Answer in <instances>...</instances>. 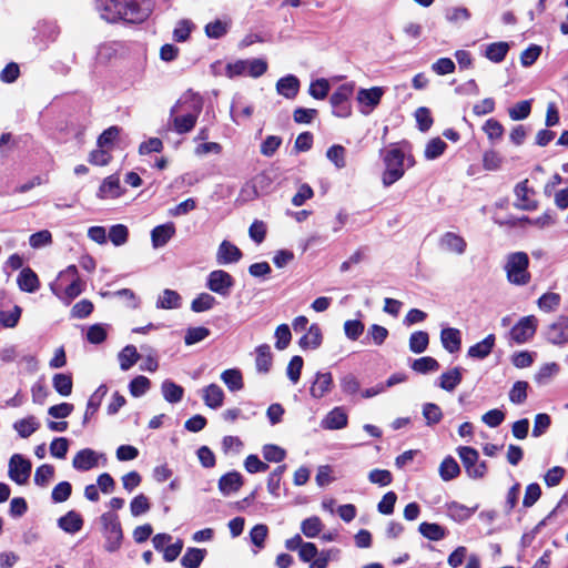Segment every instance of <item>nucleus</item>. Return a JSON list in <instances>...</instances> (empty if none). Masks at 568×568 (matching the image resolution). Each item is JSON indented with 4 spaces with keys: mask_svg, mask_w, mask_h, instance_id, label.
<instances>
[{
    "mask_svg": "<svg viewBox=\"0 0 568 568\" xmlns=\"http://www.w3.org/2000/svg\"><path fill=\"white\" fill-rule=\"evenodd\" d=\"M561 297L558 293L548 292L542 294L538 301L537 305L539 310L546 313H550L556 311L560 305Z\"/></svg>",
    "mask_w": 568,
    "mask_h": 568,
    "instance_id": "49530a36",
    "label": "nucleus"
},
{
    "mask_svg": "<svg viewBox=\"0 0 568 568\" xmlns=\"http://www.w3.org/2000/svg\"><path fill=\"white\" fill-rule=\"evenodd\" d=\"M496 337L494 334L487 335L483 341L476 343L468 348L467 355L471 358L484 359L493 351Z\"/></svg>",
    "mask_w": 568,
    "mask_h": 568,
    "instance_id": "c85d7f7f",
    "label": "nucleus"
},
{
    "mask_svg": "<svg viewBox=\"0 0 568 568\" xmlns=\"http://www.w3.org/2000/svg\"><path fill=\"white\" fill-rule=\"evenodd\" d=\"M161 392L164 399L171 404H175L182 400L184 389L182 386L175 384L170 379H165L161 385Z\"/></svg>",
    "mask_w": 568,
    "mask_h": 568,
    "instance_id": "e433bc0d",
    "label": "nucleus"
},
{
    "mask_svg": "<svg viewBox=\"0 0 568 568\" xmlns=\"http://www.w3.org/2000/svg\"><path fill=\"white\" fill-rule=\"evenodd\" d=\"M40 427V423L36 416H27L13 423V429L19 434L22 438L30 437L33 433H36Z\"/></svg>",
    "mask_w": 568,
    "mask_h": 568,
    "instance_id": "473e14b6",
    "label": "nucleus"
},
{
    "mask_svg": "<svg viewBox=\"0 0 568 568\" xmlns=\"http://www.w3.org/2000/svg\"><path fill=\"white\" fill-rule=\"evenodd\" d=\"M530 260L526 252H513L506 255L504 271L509 284L526 286L531 282Z\"/></svg>",
    "mask_w": 568,
    "mask_h": 568,
    "instance_id": "20e7f679",
    "label": "nucleus"
},
{
    "mask_svg": "<svg viewBox=\"0 0 568 568\" xmlns=\"http://www.w3.org/2000/svg\"><path fill=\"white\" fill-rule=\"evenodd\" d=\"M355 90L354 82L341 84L329 98L333 108V114L337 118H348L352 114L349 99Z\"/></svg>",
    "mask_w": 568,
    "mask_h": 568,
    "instance_id": "6e6552de",
    "label": "nucleus"
},
{
    "mask_svg": "<svg viewBox=\"0 0 568 568\" xmlns=\"http://www.w3.org/2000/svg\"><path fill=\"white\" fill-rule=\"evenodd\" d=\"M326 158L341 170L346 166V150L341 144H334L326 151Z\"/></svg>",
    "mask_w": 568,
    "mask_h": 568,
    "instance_id": "de8ad7c7",
    "label": "nucleus"
},
{
    "mask_svg": "<svg viewBox=\"0 0 568 568\" xmlns=\"http://www.w3.org/2000/svg\"><path fill=\"white\" fill-rule=\"evenodd\" d=\"M329 82L326 79H317L310 84L308 93L317 100H324L329 92Z\"/></svg>",
    "mask_w": 568,
    "mask_h": 568,
    "instance_id": "69168bd1",
    "label": "nucleus"
},
{
    "mask_svg": "<svg viewBox=\"0 0 568 568\" xmlns=\"http://www.w3.org/2000/svg\"><path fill=\"white\" fill-rule=\"evenodd\" d=\"M72 493V486L69 481H61L55 485L51 493V498L54 504L64 503L68 500Z\"/></svg>",
    "mask_w": 568,
    "mask_h": 568,
    "instance_id": "0e129e2a",
    "label": "nucleus"
},
{
    "mask_svg": "<svg viewBox=\"0 0 568 568\" xmlns=\"http://www.w3.org/2000/svg\"><path fill=\"white\" fill-rule=\"evenodd\" d=\"M243 485V477L239 471H230L219 479V489L222 495L229 496L237 491Z\"/></svg>",
    "mask_w": 568,
    "mask_h": 568,
    "instance_id": "5701e85b",
    "label": "nucleus"
},
{
    "mask_svg": "<svg viewBox=\"0 0 568 568\" xmlns=\"http://www.w3.org/2000/svg\"><path fill=\"white\" fill-rule=\"evenodd\" d=\"M515 204L517 207L526 211H534L537 209L538 203L534 199L535 192L532 189L528 187V180H525L515 186Z\"/></svg>",
    "mask_w": 568,
    "mask_h": 568,
    "instance_id": "dca6fc26",
    "label": "nucleus"
},
{
    "mask_svg": "<svg viewBox=\"0 0 568 568\" xmlns=\"http://www.w3.org/2000/svg\"><path fill=\"white\" fill-rule=\"evenodd\" d=\"M509 51V44L505 41L494 42L487 45L485 57L491 62H501Z\"/></svg>",
    "mask_w": 568,
    "mask_h": 568,
    "instance_id": "4c0bfd02",
    "label": "nucleus"
},
{
    "mask_svg": "<svg viewBox=\"0 0 568 568\" xmlns=\"http://www.w3.org/2000/svg\"><path fill=\"white\" fill-rule=\"evenodd\" d=\"M275 347L278 351L285 349L292 339V333L287 324H281L276 327L275 333Z\"/></svg>",
    "mask_w": 568,
    "mask_h": 568,
    "instance_id": "680f3d73",
    "label": "nucleus"
},
{
    "mask_svg": "<svg viewBox=\"0 0 568 568\" xmlns=\"http://www.w3.org/2000/svg\"><path fill=\"white\" fill-rule=\"evenodd\" d=\"M384 95V89L381 87H373L371 89H359L357 92V103L359 112L364 115L371 114L375 108L381 103Z\"/></svg>",
    "mask_w": 568,
    "mask_h": 568,
    "instance_id": "ddd939ff",
    "label": "nucleus"
},
{
    "mask_svg": "<svg viewBox=\"0 0 568 568\" xmlns=\"http://www.w3.org/2000/svg\"><path fill=\"white\" fill-rule=\"evenodd\" d=\"M53 388L61 396H69L72 393V377L67 374H55L52 378Z\"/></svg>",
    "mask_w": 568,
    "mask_h": 568,
    "instance_id": "3c124183",
    "label": "nucleus"
},
{
    "mask_svg": "<svg viewBox=\"0 0 568 568\" xmlns=\"http://www.w3.org/2000/svg\"><path fill=\"white\" fill-rule=\"evenodd\" d=\"M241 250L234 245L233 243L224 240L219 245L216 252V263L219 265H227L232 263H236L242 258Z\"/></svg>",
    "mask_w": 568,
    "mask_h": 568,
    "instance_id": "a211bd4d",
    "label": "nucleus"
},
{
    "mask_svg": "<svg viewBox=\"0 0 568 568\" xmlns=\"http://www.w3.org/2000/svg\"><path fill=\"white\" fill-rule=\"evenodd\" d=\"M119 363L122 371H129L139 359L140 354L136 351V347L133 345H126L119 353Z\"/></svg>",
    "mask_w": 568,
    "mask_h": 568,
    "instance_id": "a19ab883",
    "label": "nucleus"
},
{
    "mask_svg": "<svg viewBox=\"0 0 568 568\" xmlns=\"http://www.w3.org/2000/svg\"><path fill=\"white\" fill-rule=\"evenodd\" d=\"M440 247L447 252L462 255L466 251V241L454 232H447L440 237Z\"/></svg>",
    "mask_w": 568,
    "mask_h": 568,
    "instance_id": "b1692460",
    "label": "nucleus"
},
{
    "mask_svg": "<svg viewBox=\"0 0 568 568\" xmlns=\"http://www.w3.org/2000/svg\"><path fill=\"white\" fill-rule=\"evenodd\" d=\"M333 385V376L329 372H318L311 385L310 394L313 398H323L332 390Z\"/></svg>",
    "mask_w": 568,
    "mask_h": 568,
    "instance_id": "f3484780",
    "label": "nucleus"
},
{
    "mask_svg": "<svg viewBox=\"0 0 568 568\" xmlns=\"http://www.w3.org/2000/svg\"><path fill=\"white\" fill-rule=\"evenodd\" d=\"M559 366L556 363H547L542 365L535 375V382L539 385H545L557 375Z\"/></svg>",
    "mask_w": 568,
    "mask_h": 568,
    "instance_id": "13d9d810",
    "label": "nucleus"
},
{
    "mask_svg": "<svg viewBox=\"0 0 568 568\" xmlns=\"http://www.w3.org/2000/svg\"><path fill=\"white\" fill-rule=\"evenodd\" d=\"M17 282L20 290L28 293H33L39 288L38 275L29 267L20 272Z\"/></svg>",
    "mask_w": 568,
    "mask_h": 568,
    "instance_id": "72a5a7b5",
    "label": "nucleus"
},
{
    "mask_svg": "<svg viewBox=\"0 0 568 568\" xmlns=\"http://www.w3.org/2000/svg\"><path fill=\"white\" fill-rule=\"evenodd\" d=\"M234 285V278L231 274L223 270L212 271L207 275L206 287L219 294L220 296L226 297L230 295L231 290Z\"/></svg>",
    "mask_w": 568,
    "mask_h": 568,
    "instance_id": "f8f14e48",
    "label": "nucleus"
},
{
    "mask_svg": "<svg viewBox=\"0 0 568 568\" xmlns=\"http://www.w3.org/2000/svg\"><path fill=\"white\" fill-rule=\"evenodd\" d=\"M459 465L450 456L446 457L439 466V476L444 481H449L456 478L459 475Z\"/></svg>",
    "mask_w": 568,
    "mask_h": 568,
    "instance_id": "37998d69",
    "label": "nucleus"
},
{
    "mask_svg": "<svg viewBox=\"0 0 568 568\" xmlns=\"http://www.w3.org/2000/svg\"><path fill=\"white\" fill-rule=\"evenodd\" d=\"M181 306V296L173 290H164L156 301V307L162 310H173Z\"/></svg>",
    "mask_w": 568,
    "mask_h": 568,
    "instance_id": "58836bf2",
    "label": "nucleus"
},
{
    "mask_svg": "<svg viewBox=\"0 0 568 568\" xmlns=\"http://www.w3.org/2000/svg\"><path fill=\"white\" fill-rule=\"evenodd\" d=\"M447 149V143L440 138L429 140L424 150L426 160L432 161L439 158Z\"/></svg>",
    "mask_w": 568,
    "mask_h": 568,
    "instance_id": "a18cd8bd",
    "label": "nucleus"
},
{
    "mask_svg": "<svg viewBox=\"0 0 568 568\" xmlns=\"http://www.w3.org/2000/svg\"><path fill=\"white\" fill-rule=\"evenodd\" d=\"M347 414L341 407L333 408L327 415L322 419L321 426L324 429H342L347 425Z\"/></svg>",
    "mask_w": 568,
    "mask_h": 568,
    "instance_id": "412c9836",
    "label": "nucleus"
},
{
    "mask_svg": "<svg viewBox=\"0 0 568 568\" xmlns=\"http://www.w3.org/2000/svg\"><path fill=\"white\" fill-rule=\"evenodd\" d=\"M538 321L534 315L524 316L510 329L509 336L515 344L527 343L536 333Z\"/></svg>",
    "mask_w": 568,
    "mask_h": 568,
    "instance_id": "9b49d317",
    "label": "nucleus"
},
{
    "mask_svg": "<svg viewBox=\"0 0 568 568\" xmlns=\"http://www.w3.org/2000/svg\"><path fill=\"white\" fill-rule=\"evenodd\" d=\"M255 366L258 373L266 374L270 372L273 362L271 347L267 344H262L255 349Z\"/></svg>",
    "mask_w": 568,
    "mask_h": 568,
    "instance_id": "2f4dec72",
    "label": "nucleus"
},
{
    "mask_svg": "<svg viewBox=\"0 0 568 568\" xmlns=\"http://www.w3.org/2000/svg\"><path fill=\"white\" fill-rule=\"evenodd\" d=\"M470 17L471 13L466 7H450L445 10V19L452 24L468 21Z\"/></svg>",
    "mask_w": 568,
    "mask_h": 568,
    "instance_id": "09e8293b",
    "label": "nucleus"
},
{
    "mask_svg": "<svg viewBox=\"0 0 568 568\" xmlns=\"http://www.w3.org/2000/svg\"><path fill=\"white\" fill-rule=\"evenodd\" d=\"M545 336L554 345L568 343V316L560 315L555 322L547 326Z\"/></svg>",
    "mask_w": 568,
    "mask_h": 568,
    "instance_id": "4468645a",
    "label": "nucleus"
},
{
    "mask_svg": "<svg viewBox=\"0 0 568 568\" xmlns=\"http://www.w3.org/2000/svg\"><path fill=\"white\" fill-rule=\"evenodd\" d=\"M463 369L454 367L444 372L438 378V386L446 392H454L455 388L462 383Z\"/></svg>",
    "mask_w": 568,
    "mask_h": 568,
    "instance_id": "7c9ffc66",
    "label": "nucleus"
},
{
    "mask_svg": "<svg viewBox=\"0 0 568 568\" xmlns=\"http://www.w3.org/2000/svg\"><path fill=\"white\" fill-rule=\"evenodd\" d=\"M211 334L210 329L204 326L189 327L185 332L184 343L187 346L204 341Z\"/></svg>",
    "mask_w": 568,
    "mask_h": 568,
    "instance_id": "864d4df0",
    "label": "nucleus"
},
{
    "mask_svg": "<svg viewBox=\"0 0 568 568\" xmlns=\"http://www.w3.org/2000/svg\"><path fill=\"white\" fill-rule=\"evenodd\" d=\"M84 287L85 283L80 280L74 265L60 272L57 280L50 284L51 292L65 304L78 297Z\"/></svg>",
    "mask_w": 568,
    "mask_h": 568,
    "instance_id": "7ed1b4c3",
    "label": "nucleus"
},
{
    "mask_svg": "<svg viewBox=\"0 0 568 568\" xmlns=\"http://www.w3.org/2000/svg\"><path fill=\"white\" fill-rule=\"evenodd\" d=\"M32 464L21 454H13L9 459V478L18 485H24L31 475Z\"/></svg>",
    "mask_w": 568,
    "mask_h": 568,
    "instance_id": "9d476101",
    "label": "nucleus"
},
{
    "mask_svg": "<svg viewBox=\"0 0 568 568\" xmlns=\"http://www.w3.org/2000/svg\"><path fill=\"white\" fill-rule=\"evenodd\" d=\"M303 365L304 362L301 356L295 355L291 358L286 367V375L293 384H296L300 381Z\"/></svg>",
    "mask_w": 568,
    "mask_h": 568,
    "instance_id": "774afa93",
    "label": "nucleus"
},
{
    "mask_svg": "<svg viewBox=\"0 0 568 568\" xmlns=\"http://www.w3.org/2000/svg\"><path fill=\"white\" fill-rule=\"evenodd\" d=\"M231 27V19H216L214 21L209 22L205 28V34L210 39H220L224 37Z\"/></svg>",
    "mask_w": 568,
    "mask_h": 568,
    "instance_id": "f704fd0d",
    "label": "nucleus"
},
{
    "mask_svg": "<svg viewBox=\"0 0 568 568\" xmlns=\"http://www.w3.org/2000/svg\"><path fill=\"white\" fill-rule=\"evenodd\" d=\"M412 368L417 373L426 374L437 371L439 368V364L435 358L425 356L415 359L412 364Z\"/></svg>",
    "mask_w": 568,
    "mask_h": 568,
    "instance_id": "bf43d9fd",
    "label": "nucleus"
},
{
    "mask_svg": "<svg viewBox=\"0 0 568 568\" xmlns=\"http://www.w3.org/2000/svg\"><path fill=\"white\" fill-rule=\"evenodd\" d=\"M100 17L111 23H141L153 10L152 0H97Z\"/></svg>",
    "mask_w": 568,
    "mask_h": 568,
    "instance_id": "f257e3e1",
    "label": "nucleus"
},
{
    "mask_svg": "<svg viewBox=\"0 0 568 568\" xmlns=\"http://www.w3.org/2000/svg\"><path fill=\"white\" fill-rule=\"evenodd\" d=\"M477 510V506L468 507L458 501H450L445 505L446 515L457 523L468 520Z\"/></svg>",
    "mask_w": 568,
    "mask_h": 568,
    "instance_id": "6ab92c4d",
    "label": "nucleus"
},
{
    "mask_svg": "<svg viewBox=\"0 0 568 568\" xmlns=\"http://www.w3.org/2000/svg\"><path fill=\"white\" fill-rule=\"evenodd\" d=\"M443 347L449 353H457L462 346V333L458 328L447 327L440 332Z\"/></svg>",
    "mask_w": 568,
    "mask_h": 568,
    "instance_id": "393cba45",
    "label": "nucleus"
},
{
    "mask_svg": "<svg viewBox=\"0 0 568 568\" xmlns=\"http://www.w3.org/2000/svg\"><path fill=\"white\" fill-rule=\"evenodd\" d=\"M418 531L423 537L432 541H439L444 539L447 535V530L443 526L436 523L427 521H424L419 525Z\"/></svg>",
    "mask_w": 568,
    "mask_h": 568,
    "instance_id": "c9c22d12",
    "label": "nucleus"
},
{
    "mask_svg": "<svg viewBox=\"0 0 568 568\" xmlns=\"http://www.w3.org/2000/svg\"><path fill=\"white\" fill-rule=\"evenodd\" d=\"M202 110V97L189 90L171 108L169 125L178 134H186L194 129Z\"/></svg>",
    "mask_w": 568,
    "mask_h": 568,
    "instance_id": "f03ea898",
    "label": "nucleus"
},
{
    "mask_svg": "<svg viewBox=\"0 0 568 568\" xmlns=\"http://www.w3.org/2000/svg\"><path fill=\"white\" fill-rule=\"evenodd\" d=\"M458 456L467 475L473 479H481L487 473L486 462H479L478 452L469 446H463L457 449Z\"/></svg>",
    "mask_w": 568,
    "mask_h": 568,
    "instance_id": "1a4fd4ad",
    "label": "nucleus"
},
{
    "mask_svg": "<svg viewBox=\"0 0 568 568\" xmlns=\"http://www.w3.org/2000/svg\"><path fill=\"white\" fill-rule=\"evenodd\" d=\"M175 234V226L172 222L155 226L151 231V241L154 248L164 246Z\"/></svg>",
    "mask_w": 568,
    "mask_h": 568,
    "instance_id": "aec40b11",
    "label": "nucleus"
},
{
    "mask_svg": "<svg viewBox=\"0 0 568 568\" xmlns=\"http://www.w3.org/2000/svg\"><path fill=\"white\" fill-rule=\"evenodd\" d=\"M122 194L120 179L116 175H110L101 183L98 197L100 199H116Z\"/></svg>",
    "mask_w": 568,
    "mask_h": 568,
    "instance_id": "bb28decb",
    "label": "nucleus"
},
{
    "mask_svg": "<svg viewBox=\"0 0 568 568\" xmlns=\"http://www.w3.org/2000/svg\"><path fill=\"white\" fill-rule=\"evenodd\" d=\"M300 80L295 75L288 74L277 80L276 92L286 99H294L300 91Z\"/></svg>",
    "mask_w": 568,
    "mask_h": 568,
    "instance_id": "4be33fe9",
    "label": "nucleus"
},
{
    "mask_svg": "<svg viewBox=\"0 0 568 568\" xmlns=\"http://www.w3.org/2000/svg\"><path fill=\"white\" fill-rule=\"evenodd\" d=\"M221 379L231 392L240 390L244 386L242 374L235 368L225 369L221 374Z\"/></svg>",
    "mask_w": 568,
    "mask_h": 568,
    "instance_id": "79ce46f5",
    "label": "nucleus"
},
{
    "mask_svg": "<svg viewBox=\"0 0 568 568\" xmlns=\"http://www.w3.org/2000/svg\"><path fill=\"white\" fill-rule=\"evenodd\" d=\"M323 341L322 329L317 324H312L307 332L300 338L298 345L302 349H316Z\"/></svg>",
    "mask_w": 568,
    "mask_h": 568,
    "instance_id": "cd10ccee",
    "label": "nucleus"
},
{
    "mask_svg": "<svg viewBox=\"0 0 568 568\" xmlns=\"http://www.w3.org/2000/svg\"><path fill=\"white\" fill-rule=\"evenodd\" d=\"M202 398L207 407L216 409L223 405L224 392L217 384H210L202 389Z\"/></svg>",
    "mask_w": 568,
    "mask_h": 568,
    "instance_id": "c756f323",
    "label": "nucleus"
},
{
    "mask_svg": "<svg viewBox=\"0 0 568 568\" xmlns=\"http://www.w3.org/2000/svg\"><path fill=\"white\" fill-rule=\"evenodd\" d=\"M429 337L426 332H414L409 337V349L415 354H420L427 349Z\"/></svg>",
    "mask_w": 568,
    "mask_h": 568,
    "instance_id": "8fccbe9b",
    "label": "nucleus"
},
{
    "mask_svg": "<svg viewBox=\"0 0 568 568\" xmlns=\"http://www.w3.org/2000/svg\"><path fill=\"white\" fill-rule=\"evenodd\" d=\"M100 524L105 551H118L123 540V531L118 515L114 513H104L100 516Z\"/></svg>",
    "mask_w": 568,
    "mask_h": 568,
    "instance_id": "39448f33",
    "label": "nucleus"
},
{
    "mask_svg": "<svg viewBox=\"0 0 568 568\" xmlns=\"http://www.w3.org/2000/svg\"><path fill=\"white\" fill-rule=\"evenodd\" d=\"M101 457H103V454H99L91 448H84L75 454L72 466L79 471H87L97 467Z\"/></svg>",
    "mask_w": 568,
    "mask_h": 568,
    "instance_id": "2eb2a0df",
    "label": "nucleus"
},
{
    "mask_svg": "<svg viewBox=\"0 0 568 568\" xmlns=\"http://www.w3.org/2000/svg\"><path fill=\"white\" fill-rule=\"evenodd\" d=\"M267 71V62L264 59L237 60L231 62L225 68V74L229 78L239 75H250L258 78Z\"/></svg>",
    "mask_w": 568,
    "mask_h": 568,
    "instance_id": "0eeeda50",
    "label": "nucleus"
},
{
    "mask_svg": "<svg viewBox=\"0 0 568 568\" xmlns=\"http://www.w3.org/2000/svg\"><path fill=\"white\" fill-rule=\"evenodd\" d=\"M22 308L14 305L11 311L0 312V323L3 327L13 328L18 325L21 317Z\"/></svg>",
    "mask_w": 568,
    "mask_h": 568,
    "instance_id": "052dcab7",
    "label": "nucleus"
},
{
    "mask_svg": "<svg viewBox=\"0 0 568 568\" xmlns=\"http://www.w3.org/2000/svg\"><path fill=\"white\" fill-rule=\"evenodd\" d=\"M262 454L265 460L272 462V463H280L282 462L285 456L286 452L282 447L277 445L267 444L264 445L262 448Z\"/></svg>",
    "mask_w": 568,
    "mask_h": 568,
    "instance_id": "338daca9",
    "label": "nucleus"
},
{
    "mask_svg": "<svg viewBox=\"0 0 568 568\" xmlns=\"http://www.w3.org/2000/svg\"><path fill=\"white\" fill-rule=\"evenodd\" d=\"M216 300L209 293H201L197 295L191 304V310L195 313L209 311L214 307Z\"/></svg>",
    "mask_w": 568,
    "mask_h": 568,
    "instance_id": "603ef678",
    "label": "nucleus"
},
{
    "mask_svg": "<svg viewBox=\"0 0 568 568\" xmlns=\"http://www.w3.org/2000/svg\"><path fill=\"white\" fill-rule=\"evenodd\" d=\"M150 507L149 498L143 494L135 496L130 503V511L133 517H139L148 513Z\"/></svg>",
    "mask_w": 568,
    "mask_h": 568,
    "instance_id": "e2e57ef3",
    "label": "nucleus"
},
{
    "mask_svg": "<svg viewBox=\"0 0 568 568\" xmlns=\"http://www.w3.org/2000/svg\"><path fill=\"white\" fill-rule=\"evenodd\" d=\"M383 161L385 170L382 175V183L385 187H388L405 174V153L398 148H390L385 151Z\"/></svg>",
    "mask_w": 568,
    "mask_h": 568,
    "instance_id": "423d86ee",
    "label": "nucleus"
},
{
    "mask_svg": "<svg viewBox=\"0 0 568 568\" xmlns=\"http://www.w3.org/2000/svg\"><path fill=\"white\" fill-rule=\"evenodd\" d=\"M54 475V467L50 464L39 466L34 474V484L39 487H47Z\"/></svg>",
    "mask_w": 568,
    "mask_h": 568,
    "instance_id": "4d7b16f0",
    "label": "nucleus"
},
{
    "mask_svg": "<svg viewBox=\"0 0 568 568\" xmlns=\"http://www.w3.org/2000/svg\"><path fill=\"white\" fill-rule=\"evenodd\" d=\"M58 527L67 534H77L83 527V518L75 510H70L58 519Z\"/></svg>",
    "mask_w": 568,
    "mask_h": 568,
    "instance_id": "a878e982",
    "label": "nucleus"
},
{
    "mask_svg": "<svg viewBox=\"0 0 568 568\" xmlns=\"http://www.w3.org/2000/svg\"><path fill=\"white\" fill-rule=\"evenodd\" d=\"M206 551L200 548H187L181 559V565L184 568H199L202 564Z\"/></svg>",
    "mask_w": 568,
    "mask_h": 568,
    "instance_id": "ea45409f",
    "label": "nucleus"
},
{
    "mask_svg": "<svg viewBox=\"0 0 568 568\" xmlns=\"http://www.w3.org/2000/svg\"><path fill=\"white\" fill-rule=\"evenodd\" d=\"M423 416L427 426H434L442 420L443 412L438 405L426 403L423 405Z\"/></svg>",
    "mask_w": 568,
    "mask_h": 568,
    "instance_id": "6e6d98bb",
    "label": "nucleus"
},
{
    "mask_svg": "<svg viewBox=\"0 0 568 568\" xmlns=\"http://www.w3.org/2000/svg\"><path fill=\"white\" fill-rule=\"evenodd\" d=\"M285 470H286V466L281 465V466L276 467L270 474V476L267 478V490L274 497L280 496L281 480H282V476L285 473Z\"/></svg>",
    "mask_w": 568,
    "mask_h": 568,
    "instance_id": "5fc2aeb1",
    "label": "nucleus"
},
{
    "mask_svg": "<svg viewBox=\"0 0 568 568\" xmlns=\"http://www.w3.org/2000/svg\"><path fill=\"white\" fill-rule=\"evenodd\" d=\"M323 523L317 516H312L301 523V531L307 538H315L323 530Z\"/></svg>",
    "mask_w": 568,
    "mask_h": 568,
    "instance_id": "c03bdc74",
    "label": "nucleus"
}]
</instances>
